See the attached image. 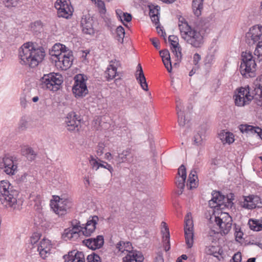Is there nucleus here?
<instances>
[{
  "label": "nucleus",
  "instance_id": "f257e3e1",
  "mask_svg": "<svg viewBox=\"0 0 262 262\" xmlns=\"http://www.w3.org/2000/svg\"><path fill=\"white\" fill-rule=\"evenodd\" d=\"M209 26L208 18L201 19L195 26L184 25L180 26L181 37L192 47L200 48L204 43Z\"/></svg>",
  "mask_w": 262,
  "mask_h": 262
},
{
  "label": "nucleus",
  "instance_id": "f03ea898",
  "mask_svg": "<svg viewBox=\"0 0 262 262\" xmlns=\"http://www.w3.org/2000/svg\"><path fill=\"white\" fill-rule=\"evenodd\" d=\"M21 49L19 54L21 63L28 65L32 68L37 67L43 60L46 55L43 47H37L32 42L24 43Z\"/></svg>",
  "mask_w": 262,
  "mask_h": 262
},
{
  "label": "nucleus",
  "instance_id": "7ed1b4c3",
  "mask_svg": "<svg viewBox=\"0 0 262 262\" xmlns=\"http://www.w3.org/2000/svg\"><path fill=\"white\" fill-rule=\"evenodd\" d=\"M98 221L99 218L97 215L90 216L85 225H80V222L76 220L72 221L70 222L71 226L67 228V237L69 239L77 238L80 232L85 236H91L95 231Z\"/></svg>",
  "mask_w": 262,
  "mask_h": 262
},
{
  "label": "nucleus",
  "instance_id": "20e7f679",
  "mask_svg": "<svg viewBox=\"0 0 262 262\" xmlns=\"http://www.w3.org/2000/svg\"><path fill=\"white\" fill-rule=\"evenodd\" d=\"M18 191L7 181H0V202L4 207L16 208Z\"/></svg>",
  "mask_w": 262,
  "mask_h": 262
},
{
  "label": "nucleus",
  "instance_id": "39448f33",
  "mask_svg": "<svg viewBox=\"0 0 262 262\" xmlns=\"http://www.w3.org/2000/svg\"><path fill=\"white\" fill-rule=\"evenodd\" d=\"M245 41L249 46L257 43L254 56L257 60H262V26L255 25L250 28L245 35Z\"/></svg>",
  "mask_w": 262,
  "mask_h": 262
},
{
  "label": "nucleus",
  "instance_id": "423d86ee",
  "mask_svg": "<svg viewBox=\"0 0 262 262\" xmlns=\"http://www.w3.org/2000/svg\"><path fill=\"white\" fill-rule=\"evenodd\" d=\"M242 61L239 67L241 74L246 78L254 76L256 70V58L250 51L243 52L241 55Z\"/></svg>",
  "mask_w": 262,
  "mask_h": 262
},
{
  "label": "nucleus",
  "instance_id": "0eeeda50",
  "mask_svg": "<svg viewBox=\"0 0 262 262\" xmlns=\"http://www.w3.org/2000/svg\"><path fill=\"white\" fill-rule=\"evenodd\" d=\"M40 81L42 88H46L50 91H56L60 89L63 82V78L60 74L50 73L44 75L41 78Z\"/></svg>",
  "mask_w": 262,
  "mask_h": 262
},
{
  "label": "nucleus",
  "instance_id": "6e6552de",
  "mask_svg": "<svg viewBox=\"0 0 262 262\" xmlns=\"http://www.w3.org/2000/svg\"><path fill=\"white\" fill-rule=\"evenodd\" d=\"M212 198L209 201V206L213 208L223 209L225 207H231L233 203L232 198H226L220 192L213 191L211 193Z\"/></svg>",
  "mask_w": 262,
  "mask_h": 262
},
{
  "label": "nucleus",
  "instance_id": "1a4fd4ad",
  "mask_svg": "<svg viewBox=\"0 0 262 262\" xmlns=\"http://www.w3.org/2000/svg\"><path fill=\"white\" fill-rule=\"evenodd\" d=\"M74 84L72 87V92L76 98L85 96L89 93L86 85L85 79L82 74H77L74 78Z\"/></svg>",
  "mask_w": 262,
  "mask_h": 262
},
{
  "label": "nucleus",
  "instance_id": "9d476101",
  "mask_svg": "<svg viewBox=\"0 0 262 262\" xmlns=\"http://www.w3.org/2000/svg\"><path fill=\"white\" fill-rule=\"evenodd\" d=\"M125 245H130V242H119L116 245V248L119 251H126L127 252V255L123 258V262H143L144 257L142 253L138 251H129L128 249H125L124 247Z\"/></svg>",
  "mask_w": 262,
  "mask_h": 262
},
{
  "label": "nucleus",
  "instance_id": "9b49d317",
  "mask_svg": "<svg viewBox=\"0 0 262 262\" xmlns=\"http://www.w3.org/2000/svg\"><path fill=\"white\" fill-rule=\"evenodd\" d=\"M16 158L10 155H6L0 162V168L4 169V171L9 175H13L17 170Z\"/></svg>",
  "mask_w": 262,
  "mask_h": 262
},
{
  "label": "nucleus",
  "instance_id": "f8f14e48",
  "mask_svg": "<svg viewBox=\"0 0 262 262\" xmlns=\"http://www.w3.org/2000/svg\"><path fill=\"white\" fill-rule=\"evenodd\" d=\"M185 224L184 232L186 243L188 248H191L193 243V224L190 213H187V215L185 216Z\"/></svg>",
  "mask_w": 262,
  "mask_h": 262
},
{
  "label": "nucleus",
  "instance_id": "ddd939ff",
  "mask_svg": "<svg viewBox=\"0 0 262 262\" xmlns=\"http://www.w3.org/2000/svg\"><path fill=\"white\" fill-rule=\"evenodd\" d=\"M53 199L50 201V207L54 212L59 216L66 214V199L60 198L58 195H53Z\"/></svg>",
  "mask_w": 262,
  "mask_h": 262
},
{
  "label": "nucleus",
  "instance_id": "4468645a",
  "mask_svg": "<svg viewBox=\"0 0 262 262\" xmlns=\"http://www.w3.org/2000/svg\"><path fill=\"white\" fill-rule=\"evenodd\" d=\"M93 24V19L89 14L82 16L80 25L83 33L89 35H93L95 33V31Z\"/></svg>",
  "mask_w": 262,
  "mask_h": 262
},
{
  "label": "nucleus",
  "instance_id": "2eb2a0df",
  "mask_svg": "<svg viewBox=\"0 0 262 262\" xmlns=\"http://www.w3.org/2000/svg\"><path fill=\"white\" fill-rule=\"evenodd\" d=\"M115 160L119 164L122 163H132L134 161V154L130 148L123 150L115 157Z\"/></svg>",
  "mask_w": 262,
  "mask_h": 262
},
{
  "label": "nucleus",
  "instance_id": "dca6fc26",
  "mask_svg": "<svg viewBox=\"0 0 262 262\" xmlns=\"http://www.w3.org/2000/svg\"><path fill=\"white\" fill-rule=\"evenodd\" d=\"M259 204H262L259 196L250 195L244 197V201L243 203L242 206L245 208L252 209L258 206Z\"/></svg>",
  "mask_w": 262,
  "mask_h": 262
},
{
  "label": "nucleus",
  "instance_id": "f3484780",
  "mask_svg": "<svg viewBox=\"0 0 262 262\" xmlns=\"http://www.w3.org/2000/svg\"><path fill=\"white\" fill-rule=\"evenodd\" d=\"M84 244L89 248L95 250L100 248L104 244V238L102 235H98L95 238H90L83 241Z\"/></svg>",
  "mask_w": 262,
  "mask_h": 262
},
{
  "label": "nucleus",
  "instance_id": "a211bd4d",
  "mask_svg": "<svg viewBox=\"0 0 262 262\" xmlns=\"http://www.w3.org/2000/svg\"><path fill=\"white\" fill-rule=\"evenodd\" d=\"M215 220H220L224 223L226 224V229H231L232 219L228 213L221 212L220 215H216L213 212L212 214L210 215L209 222L215 221Z\"/></svg>",
  "mask_w": 262,
  "mask_h": 262
},
{
  "label": "nucleus",
  "instance_id": "6ab92c4d",
  "mask_svg": "<svg viewBox=\"0 0 262 262\" xmlns=\"http://www.w3.org/2000/svg\"><path fill=\"white\" fill-rule=\"evenodd\" d=\"M79 121L75 112L69 113L67 116V129L70 131H78Z\"/></svg>",
  "mask_w": 262,
  "mask_h": 262
},
{
  "label": "nucleus",
  "instance_id": "aec40b11",
  "mask_svg": "<svg viewBox=\"0 0 262 262\" xmlns=\"http://www.w3.org/2000/svg\"><path fill=\"white\" fill-rule=\"evenodd\" d=\"M51 244L50 240L43 238L38 246L37 250L39 252L40 256L45 259L48 254H50Z\"/></svg>",
  "mask_w": 262,
  "mask_h": 262
},
{
  "label": "nucleus",
  "instance_id": "412c9836",
  "mask_svg": "<svg viewBox=\"0 0 262 262\" xmlns=\"http://www.w3.org/2000/svg\"><path fill=\"white\" fill-rule=\"evenodd\" d=\"M90 163L93 169L97 170L100 167L107 169L110 172L113 171L112 166L107 163L99 159L98 158L95 159L93 156L90 157Z\"/></svg>",
  "mask_w": 262,
  "mask_h": 262
},
{
  "label": "nucleus",
  "instance_id": "4be33fe9",
  "mask_svg": "<svg viewBox=\"0 0 262 262\" xmlns=\"http://www.w3.org/2000/svg\"><path fill=\"white\" fill-rule=\"evenodd\" d=\"M137 69L135 74L136 78L140 84L142 89L145 91H147L148 90V84L146 82V78L144 76L141 64L139 63L138 64Z\"/></svg>",
  "mask_w": 262,
  "mask_h": 262
},
{
  "label": "nucleus",
  "instance_id": "5701e85b",
  "mask_svg": "<svg viewBox=\"0 0 262 262\" xmlns=\"http://www.w3.org/2000/svg\"><path fill=\"white\" fill-rule=\"evenodd\" d=\"M67 262H85L84 253L77 250H74L67 254Z\"/></svg>",
  "mask_w": 262,
  "mask_h": 262
},
{
  "label": "nucleus",
  "instance_id": "b1692460",
  "mask_svg": "<svg viewBox=\"0 0 262 262\" xmlns=\"http://www.w3.org/2000/svg\"><path fill=\"white\" fill-rule=\"evenodd\" d=\"M176 109L177 111L178 115V122L179 125L181 127H184L185 125L186 124V120L185 119V116L184 115V112L182 111V106H181V101L180 100H176Z\"/></svg>",
  "mask_w": 262,
  "mask_h": 262
},
{
  "label": "nucleus",
  "instance_id": "393cba45",
  "mask_svg": "<svg viewBox=\"0 0 262 262\" xmlns=\"http://www.w3.org/2000/svg\"><path fill=\"white\" fill-rule=\"evenodd\" d=\"M49 54L52 57H54L52 60L54 61L56 65L60 66V68H62L61 65L65 67L66 53L60 52V53H57V52H55L54 53H52L51 52H49Z\"/></svg>",
  "mask_w": 262,
  "mask_h": 262
},
{
  "label": "nucleus",
  "instance_id": "a878e982",
  "mask_svg": "<svg viewBox=\"0 0 262 262\" xmlns=\"http://www.w3.org/2000/svg\"><path fill=\"white\" fill-rule=\"evenodd\" d=\"M148 7L149 9V14L151 21L155 23V25L159 24V15L160 14V7L157 5L155 6L154 5H149Z\"/></svg>",
  "mask_w": 262,
  "mask_h": 262
},
{
  "label": "nucleus",
  "instance_id": "bb28decb",
  "mask_svg": "<svg viewBox=\"0 0 262 262\" xmlns=\"http://www.w3.org/2000/svg\"><path fill=\"white\" fill-rule=\"evenodd\" d=\"M21 154L31 162L34 161L37 156L36 152L32 147L28 146H25L21 148Z\"/></svg>",
  "mask_w": 262,
  "mask_h": 262
},
{
  "label": "nucleus",
  "instance_id": "cd10ccee",
  "mask_svg": "<svg viewBox=\"0 0 262 262\" xmlns=\"http://www.w3.org/2000/svg\"><path fill=\"white\" fill-rule=\"evenodd\" d=\"M198 179L196 175V171L194 170H191L188 177V183L187 186L190 189L196 188L198 186Z\"/></svg>",
  "mask_w": 262,
  "mask_h": 262
},
{
  "label": "nucleus",
  "instance_id": "c85d7f7f",
  "mask_svg": "<svg viewBox=\"0 0 262 262\" xmlns=\"http://www.w3.org/2000/svg\"><path fill=\"white\" fill-rule=\"evenodd\" d=\"M66 0H57L55 3V7L57 10L59 17L66 18Z\"/></svg>",
  "mask_w": 262,
  "mask_h": 262
},
{
  "label": "nucleus",
  "instance_id": "c756f323",
  "mask_svg": "<svg viewBox=\"0 0 262 262\" xmlns=\"http://www.w3.org/2000/svg\"><path fill=\"white\" fill-rule=\"evenodd\" d=\"M219 136L222 142H225L229 144L232 143L234 141V136L233 133L229 132L222 130Z\"/></svg>",
  "mask_w": 262,
  "mask_h": 262
},
{
  "label": "nucleus",
  "instance_id": "7c9ffc66",
  "mask_svg": "<svg viewBox=\"0 0 262 262\" xmlns=\"http://www.w3.org/2000/svg\"><path fill=\"white\" fill-rule=\"evenodd\" d=\"M206 130V126L203 125L201 127V130L194 137V143L196 145H201L203 140L205 139V134Z\"/></svg>",
  "mask_w": 262,
  "mask_h": 262
},
{
  "label": "nucleus",
  "instance_id": "2f4dec72",
  "mask_svg": "<svg viewBox=\"0 0 262 262\" xmlns=\"http://www.w3.org/2000/svg\"><path fill=\"white\" fill-rule=\"evenodd\" d=\"M236 94L238 95V97H240L242 96L244 97L245 99L250 101H251L253 99H255V95L254 94V90L252 92L253 95H251L250 94L249 88H248V89L243 87L241 88Z\"/></svg>",
  "mask_w": 262,
  "mask_h": 262
},
{
  "label": "nucleus",
  "instance_id": "473e14b6",
  "mask_svg": "<svg viewBox=\"0 0 262 262\" xmlns=\"http://www.w3.org/2000/svg\"><path fill=\"white\" fill-rule=\"evenodd\" d=\"M204 0H193L192 8L194 15L199 16L201 14V11L203 8Z\"/></svg>",
  "mask_w": 262,
  "mask_h": 262
},
{
  "label": "nucleus",
  "instance_id": "72a5a7b5",
  "mask_svg": "<svg viewBox=\"0 0 262 262\" xmlns=\"http://www.w3.org/2000/svg\"><path fill=\"white\" fill-rule=\"evenodd\" d=\"M211 225L213 226L216 225L220 229V232L224 234L228 233L231 230V229H226V224L224 223L223 221H221L220 220H215V221L209 222V226L210 228L212 227Z\"/></svg>",
  "mask_w": 262,
  "mask_h": 262
},
{
  "label": "nucleus",
  "instance_id": "f704fd0d",
  "mask_svg": "<svg viewBox=\"0 0 262 262\" xmlns=\"http://www.w3.org/2000/svg\"><path fill=\"white\" fill-rule=\"evenodd\" d=\"M239 130L242 133H246L247 134H256L259 127L254 126L248 124H241L239 125Z\"/></svg>",
  "mask_w": 262,
  "mask_h": 262
},
{
  "label": "nucleus",
  "instance_id": "c9c22d12",
  "mask_svg": "<svg viewBox=\"0 0 262 262\" xmlns=\"http://www.w3.org/2000/svg\"><path fill=\"white\" fill-rule=\"evenodd\" d=\"M250 228L255 231L262 230V221L250 219L248 222Z\"/></svg>",
  "mask_w": 262,
  "mask_h": 262
},
{
  "label": "nucleus",
  "instance_id": "e433bc0d",
  "mask_svg": "<svg viewBox=\"0 0 262 262\" xmlns=\"http://www.w3.org/2000/svg\"><path fill=\"white\" fill-rule=\"evenodd\" d=\"M42 23L40 20H36L32 24L31 30L35 34L37 35L42 31Z\"/></svg>",
  "mask_w": 262,
  "mask_h": 262
},
{
  "label": "nucleus",
  "instance_id": "4c0bfd02",
  "mask_svg": "<svg viewBox=\"0 0 262 262\" xmlns=\"http://www.w3.org/2000/svg\"><path fill=\"white\" fill-rule=\"evenodd\" d=\"M116 39L118 42L122 43L123 42V39L125 35V30L123 27L120 26L116 29Z\"/></svg>",
  "mask_w": 262,
  "mask_h": 262
},
{
  "label": "nucleus",
  "instance_id": "58836bf2",
  "mask_svg": "<svg viewBox=\"0 0 262 262\" xmlns=\"http://www.w3.org/2000/svg\"><path fill=\"white\" fill-rule=\"evenodd\" d=\"M171 49L172 52L174 54L175 57L176 58V61L178 62H180L182 59V48L180 45L177 46H173V47H171Z\"/></svg>",
  "mask_w": 262,
  "mask_h": 262
},
{
  "label": "nucleus",
  "instance_id": "ea45409f",
  "mask_svg": "<svg viewBox=\"0 0 262 262\" xmlns=\"http://www.w3.org/2000/svg\"><path fill=\"white\" fill-rule=\"evenodd\" d=\"M234 100L235 105L239 106H244L245 105L249 104V102H250L245 99L244 97L242 96L240 97H238V95L237 94H235L234 96Z\"/></svg>",
  "mask_w": 262,
  "mask_h": 262
},
{
  "label": "nucleus",
  "instance_id": "a19ab883",
  "mask_svg": "<svg viewBox=\"0 0 262 262\" xmlns=\"http://www.w3.org/2000/svg\"><path fill=\"white\" fill-rule=\"evenodd\" d=\"M49 52L54 53L55 52H57V53L60 52L66 53V46L60 43H56L52 48V49L49 50Z\"/></svg>",
  "mask_w": 262,
  "mask_h": 262
},
{
  "label": "nucleus",
  "instance_id": "79ce46f5",
  "mask_svg": "<svg viewBox=\"0 0 262 262\" xmlns=\"http://www.w3.org/2000/svg\"><path fill=\"white\" fill-rule=\"evenodd\" d=\"M111 68H107L106 76L107 80H112L115 77L117 74V68L110 65Z\"/></svg>",
  "mask_w": 262,
  "mask_h": 262
},
{
  "label": "nucleus",
  "instance_id": "37998d69",
  "mask_svg": "<svg viewBox=\"0 0 262 262\" xmlns=\"http://www.w3.org/2000/svg\"><path fill=\"white\" fill-rule=\"evenodd\" d=\"M186 179V178H181L179 177L176 182V184L177 187L181 190L180 192H178V194L179 195L181 194L183 192V190L185 187V182Z\"/></svg>",
  "mask_w": 262,
  "mask_h": 262
},
{
  "label": "nucleus",
  "instance_id": "c03bdc74",
  "mask_svg": "<svg viewBox=\"0 0 262 262\" xmlns=\"http://www.w3.org/2000/svg\"><path fill=\"white\" fill-rule=\"evenodd\" d=\"M57 109L59 112V118L62 119L66 118V115L64 114V111L66 110V106L64 102H59L57 105Z\"/></svg>",
  "mask_w": 262,
  "mask_h": 262
},
{
  "label": "nucleus",
  "instance_id": "a18cd8bd",
  "mask_svg": "<svg viewBox=\"0 0 262 262\" xmlns=\"http://www.w3.org/2000/svg\"><path fill=\"white\" fill-rule=\"evenodd\" d=\"M74 57L71 51L67 50V67L70 68L73 64Z\"/></svg>",
  "mask_w": 262,
  "mask_h": 262
},
{
  "label": "nucleus",
  "instance_id": "49530a36",
  "mask_svg": "<svg viewBox=\"0 0 262 262\" xmlns=\"http://www.w3.org/2000/svg\"><path fill=\"white\" fill-rule=\"evenodd\" d=\"M86 260L87 262H101L100 256L95 253L89 255L87 256Z\"/></svg>",
  "mask_w": 262,
  "mask_h": 262
},
{
  "label": "nucleus",
  "instance_id": "de8ad7c7",
  "mask_svg": "<svg viewBox=\"0 0 262 262\" xmlns=\"http://www.w3.org/2000/svg\"><path fill=\"white\" fill-rule=\"evenodd\" d=\"M162 225L163 228L164 229L161 231L163 234V236H165L166 240L170 238V233L168 227L166 223L164 222H162Z\"/></svg>",
  "mask_w": 262,
  "mask_h": 262
},
{
  "label": "nucleus",
  "instance_id": "09e8293b",
  "mask_svg": "<svg viewBox=\"0 0 262 262\" xmlns=\"http://www.w3.org/2000/svg\"><path fill=\"white\" fill-rule=\"evenodd\" d=\"M19 0H6L4 1V5L8 8L15 7L19 4Z\"/></svg>",
  "mask_w": 262,
  "mask_h": 262
},
{
  "label": "nucleus",
  "instance_id": "8fccbe9b",
  "mask_svg": "<svg viewBox=\"0 0 262 262\" xmlns=\"http://www.w3.org/2000/svg\"><path fill=\"white\" fill-rule=\"evenodd\" d=\"M27 176L28 174L26 173H24L20 176L18 175L15 180V181L16 182L17 184L18 185H21L23 183L26 182Z\"/></svg>",
  "mask_w": 262,
  "mask_h": 262
},
{
  "label": "nucleus",
  "instance_id": "3c124183",
  "mask_svg": "<svg viewBox=\"0 0 262 262\" xmlns=\"http://www.w3.org/2000/svg\"><path fill=\"white\" fill-rule=\"evenodd\" d=\"M28 127V121L25 117H21L19 123V129L25 130Z\"/></svg>",
  "mask_w": 262,
  "mask_h": 262
},
{
  "label": "nucleus",
  "instance_id": "603ef678",
  "mask_svg": "<svg viewBox=\"0 0 262 262\" xmlns=\"http://www.w3.org/2000/svg\"><path fill=\"white\" fill-rule=\"evenodd\" d=\"M41 234L39 233L35 232L31 236L30 238V243L34 245L36 244L40 238Z\"/></svg>",
  "mask_w": 262,
  "mask_h": 262
},
{
  "label": "nucleus",
  "instance_id": "864d4df0",
  "mask_svg": "<svg viewBox=\"0 0 262 262\" xmlns=\"http://www.w3.org/2000/svg\"><path fill=\"white\" fill-rule=\"evenodd\" d=\"M168 41L170 43L171 47L180 45L178 42V38L175 35H170L168 37Z\"/></svg>",
  "mask_w": 262,
  "mask_h": 262
},
{
  "label": "nucleus",
  "instance_id": "5fc2aeb1",
  "mask_svg": "<svg viewBox=\"0 0 262 262\" xmlns=\"http://www.w3.org/2000/svg\"><path fill=\"white\" fill-rule=\"evenodd\" d=\"M160 55L162 59V61L165 60L166 59H170V53L167 49H164L160 51Z\"/></svg>",
  "mask_w": 262,
  "mask_h": 262
},
{
  "label": "nucleus",
  "instance_id": "6e6d98bb",
  "mask_svg": "<svg viewBox=\"0 0 262 262\" xmlns=\"http://www.w3.org/2000/svg\"><path fill=\"white\" fill-rule=\"evenodd\" d=\"M74 11V9L73 6L71 5V3L68 4L67 2V19L72 16Z\"/></svg>",
  "mask_w": 262,
  "mask_h": 262
},
{
  "label": "nucleus",
  "instance_id": "4d7b16f0",
  "mask_svg": "<svg viewBox=\"0 0 262 262\" xmlns=\"http://www.w3.org/2000/svg\"><path fill=\"white\" fill-rule=\"evenodd\" d=\"M178 174L180 177L186 178V170L184 165H181L178 169Z\"/></svg>",
  "mask_w": 262,
  "mask_h": 262
},
{
  "label": "nucleus",
  "instance_id": "13d9d810",
  "mask_svg": "<svg viewBox=\"0 0 262 262\" xmlns=\"http://www.w3.org/2000/svg\"><path fill=\"white\" fill-rule=\"evenodd\" d=\"M214 60V55L212 54H208L205 59V64H212Z\"/></svg>",
  "mask_w": 262,
  "mask_h": 262
},
{
  "label": "nucleus",
  "instance_id": "bf43d9fd",
  "mask_svg": "<svg viewBox=\"0 0 262 262\" xmlns=\"http://www.w3.org/2000/svg\"><path fill=\"white\" fill-rule=\"evenodd\" d=\"M162 61L164 64V66L166 68L167 71L169 73H171L172 71V65H171L170 58L166 59L165 60Z\"/></svg>",
  "mask_w": 262,
  "mask_h": 262
},
{
  "label": "nucleus",
  "instance_id": "052dcab7",
  "mask_svg": "<svg viewBox=\"0 0 262 262\" xmlns=\"http://www.w3.org/2000/svg\"><path fill=\"white\" fill-rule=\"evenodd\" d=\"M95 4L99 8L101 11H105V4L104 2L101 0H94Z\"/></svg>",
  "mask_w": 262,
  "mask_h": 262
},
{
  "label": "nucleus",
  "instance_id": "680f3d73",
  "mask_svg": "<svg viewBox=\"0 0 262 262\" xmlns=\"http://www.w3.org/2000/svg\"><path fill=\"white\" fill-rule=\"evenodd\" d=\"M242 260V254L240 252H237L234 254L230 261L233 262H241Z\"/></svg>",
  "mask_w": 262,
  "mask_h": 262
},
{
  "label": "nucleus",
  "instance_id": "e2e57ef3",
  "mask_svg": "<svg viewBox=\"0 0 262 262\" xmlns=\"http://www.w3.org/2000/svg\"><path fill=\"white\" fill-rule=\"evenodd\" d=\"M169 239L170 238L166 240L165 236H163V242L164 243V247L165 251H168L170 248Z\"/></svg>",
  "mask_w": 262,
  "mask_h": 262
},
{
  "label": "nucleus",
  "instance_id": "0e129e2a",
  "mask_svg": "<svg viewBox=\"0 0 262 262\" xmlns=\"http://www.w3.org/2000/svg\"><path fill=\"white\" fill-rule=\"evenodd\" d=\"M132 15L127 12L124 13L122 16L123 21H125L127 23L132 20Z\"/></svg>",
  "mask_w": 262,
  "mask_h": 262
},
{
  "label": "nucleus",
  "instance_id": "69168bd1",
  "mask_svg": "<svg viewBox=\"0 0 262 262\" xmlns=\"http://www.w3.org/2000/svg\"><path fill=\"white\" fill-rule=\"evenodd\" d=\"M154 262H164V258L162 252H158L157 253Z\"/></svg>",
  "mask_w": 262,
  "mask_h": 262
},
{
  "label": "nucleus",
  "instance_id": "338daca9",
  "mask_svg": "<svg viewBox=\"0 0 262 262\" xmlns=\"http://www.w3.org/2000/svg\"><path fill=\"white\" fill-rule=\"evenodd\" d=\"M179 19V24H178V26H179V29H180V26H183V27H184V25H189L187 21L185 20V19L184 18H183V17H182L181 16H180L178 18Z\"/></svg>",
  "mask_w": 262,
  "mask_h": 262
},
{
  "label": "nucleus",
  "instance_id": "774afa93",
  "mask_svg": "<svg viewBox=\"0 0 262 262\" xmlns=\"http://www.w3.org/2000/svg\"><path fill=\"white\" fill-rule=\"evenodd\" d=\"M150 41L152 42L153 46L157 49H159L160 48V42L159 40L156 38H151L150 39Z\"/></svg>",
  "mask_w": 262,
  "mask_h": 262
}]
</instances>
